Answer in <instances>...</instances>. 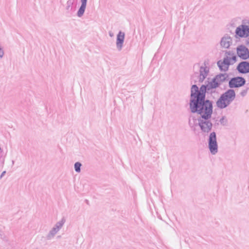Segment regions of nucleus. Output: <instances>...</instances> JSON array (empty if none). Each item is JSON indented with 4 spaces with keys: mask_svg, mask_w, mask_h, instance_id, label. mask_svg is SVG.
<instances>
[{
    "mask_svg": "<svg viewBox=\"0 0 249 249\" xmlns=\"http://www.w3.org/2000/svg\"><path fill=\"white\" fill-rule=\"evenodd\" d=\"M190 105L192 112H197L201 115L200 118L209 119L211 118L213 112V106L212 103L209 101L197 102L191 100Z\"/></svg>",
    "mask_w": 249,
    "mask_h": 249,
    "instance_id": "1",
    "label": "nucleus"
},
{
    "mask_svg": "<svg viewBox=\"0 0 249 249\" xmlns=\"http://www.w3.org/2000/svg\"><path fill=\"white\" fill-rule=\"evenodd\" d=\"M206 88L204 86H201L200 91L196 85H193L191 89V97L194 98V101H202L205 98V93Z\"/></svg>",
    "mask_w": 249,
    "mask_h": 249,
    "instance_id": "2",
    "label": "nucleus"
},
{
    "mask_svg": "<svg viewBox=\"0 0 249 249\" xmlns=\"http://www.w3.org/2000/svg\"><path fill=\"white\" fill-rule=\"evenodd\" d=\"M209 147L211 152L215 154L217 152V144L216 135L214 132L210 134L209 140Z\"/></svg>",
    "mask_w": 249,
    "mask_h": 249,
    "instance_id": "3",
    "label": "nucleus"
},
{
    "mask_svg": "<svg viewBox=\"0 0 249 249\" xmlns=\"http://www.w3.org/2000/svg\"><path fill=\"white\" fill-rule=\"evenodd\" d=\"M198 122L199 125L203 131L208 132L211 130L212 127V124L210 122L209 119L200 118L198 120Z\"/></svg>",
    "mask_w": 249,
    "mask_h": 249,
    "instance_id": "4",
    "label": "nucleus"
},
{
    "mask_svg": "<svg viewBox=\"0 0 249 249\" xmlns=\"http://www.w3.org/2000/svg\"><path fill=\"white\" fill-rule=\"evenodd\" d=\"M245 81L244 78L240 77L232 78L229 82V86L231 88H236L243 86Z\"/></svg>",
    "mask_w": 249,
    "mask_h": 249,
    "instance_id": "5",
    "label": "nucleus"
},
{
    "mask_svg": "<svg viewBox=\"0 0 249 249\" xmlns=\"http://www.w3.org/2000/svg\"><path fill=\"white\" fill-rule=\"evenodd\" d=\"M236 34L240 37H247L249 34V28L248 26L241 25L236 29Z\"/></svg>",
    "mask_w": 249,
    "mask_h": 249,
    "instance_id": "6",
    "label": "nucleus"
},
{
    "mask_svg": "<svg viewBox=\"0 0 249 249\" xmlns=\"http://www.w3.org/2000/svg\"><path fill=\"white\" fill-rule=\"evenodd\" d=\"M226 74H219L217 75L213 80L211 83V86L213 88H216L219 85L224 82L226 79Z\"/></svg>",
    "mask_w": 249,
    "mask_h": 249,
    "instance_id": "7",
    "label": "nucleus"
},
{
    "mask_svg": "<svg viewBox=\"0 0 249 249\" xmlns=\"http://www.w3.org/2000/svg\"><path fill=\"white\" fill-rule=\"evenodd\" d=\"M231 62V58L227 57L223 60L219 61L217 65L221 70L226 71L228 69L229 65Z\"/></svg>",
    "mask_w": 249,
    "mask_h": 249,
    "instance_id": "8",
    "label": "nucleus"
},
{
    "mask_svg": "<svg viewBox=\"0 0 249 249\" xmlns=\"http://www.w3.org/2000/svg\"><path fill=\"white\" fill-rule=\"evenodd\" d=\"M238 56L243 59H246L249 56V53L247 48L243 46H240L237 50Z\"/></svg>",
    "mask_w": 249,
    "mask_h": 249,
    "instance_id": "9",
    "label": "nucleus"
},
{
    "mask_svg": "<svg viewBox=\"0 0 249 249\" xmlns=\"http://www.w3.org/2000/svg\"><path fill=\"white\" fill-rule=\"evenodd\" d=\"M222 96L224 98L225 100L230 104L233 101L235 97L234 91L232 89H229L223 94Z\"/></svg>",
    "mask_w": 249,
    "mask_h": 249,
    "instance_id": "10",
    "label": "nucleus"
},
{
    "mask_svg": "<svg viewBox=\"0 0 249 249\" xmlns=\"http://www.w3.org/2000/svg\"><path fill=\"white\" fill-rule=\"evenodd\" d=\"M237 69L241 73H247L249 71V63L242 62L238 66Z\"/></svg>",
    "mask_w": 249,
    "mask_h": 249,
    "instance_id": "11",
    "label": "nucleus"
},
{
    "mask_svg": "<svg viewBox=\"0 0 249 249\" xmlns=\"http://www.w3.org/2000/svg\"><path fill=\"white\" fill-rule=\"evenodd\" d=\"M124 33H122L120 32L119 34L117 36V46L119 48V49H121L123 43L124 42Z\"/></svg>",
    "mask_w": 249,
    "mask_h": 249,
    "instance_id": "12",
    "label": "nucleus"
},
{
    "mask_svg": "<svg viewBox=\"0 0 249 249\" xmlns=\"http://www.w3.org/2000/svg\"><path fill=\"white\" fill-rule=\"evenodd\" d=\"M229 104V103L227 101H226L224 98H223L222 96L216 102V105L217 107L221 108H225Z\"/></svg>",
    "mask_w": 249,
    "mask_h": 249,
    "instance_id": "13",
    "label": "nucleus"
},
{
    "mask_svg": "<svg viewBox=\"0 0 249 249\" xmlns=\"http://www.w3.org/2000/svg\"><path fill=\"white\" fill-rule=\"evenodd\" d=\"M231 38L229 37H223L221 41V45L225 48H228L230 46Z\"/></svg>",
    "mask_w": 249,
    "mask_h": 249,
    "instance_id": "14",
    "label": "nucleus"
},
{
    "mask_svg": "<svg viewBox=\"0 0 249 249\" xmlns=\"http://www.w3.org/2000/svg\"><path fill=\"white\" fill-rule=\"evenodd\" d=\"M86 7V4H81V6L77 13V15L79 17H81L82 15H83V14L84 13Z\"/></svg>",
    "mask_w": 249,
    "mask_h": 249,
    "instance_id": "15",
    "label": "nucleus"
},
{
    "mask_svg": "<svg viewBox=\"0 0 249 249\" xmlns=\"http://www.w3.org/2000/svg\"><path fill=\"white\" fill-rule=\"evenodd\" d=\"M81 164L79 162H76L74 165L75 170L76 172H79L80 171V167Z\"/></svg>",
    "mask_w": 249,
    "mask_h": 249,
    "instance_id": "16",
    "label": "nucleus"
},
{
    "mask_svg": "<svg viewBox=\"0 0 249 249\" xmlns=\"http://www.w3.org/2000/svg\"><path fill=\"white\" fill-rule=\"evenodd\" d=\"M82 4H87V0H81Z\"/></svg>",
    "mask_w": 249,
    "mask_h": 249,
    "instance_id": "17",
    "label": "nucleus"
},
{
    "mask_svg": "<svg viewBox=\"0 0 249 249\" xmlns=\"http://www.w3.org/2000/svg\"><path fill=\"white\" fill-rule=\"evenodd\" d=\"M236 60V57L235 56H232V62H235Z\"/></svg>",
    "mask_w": 249,
    "mask_h": 249,
    "instance_id": "18",
    "label": "nucleus"
},
{
    "mask_svg": "<svg viewBox=\"0 0 249 249\" xmlns=\"http://www.w3.org/2000/svg\"><path fill=\"white\" fill-rule=\"evenodd\" d=\"M3 54V52L0 50V56L1 57Z\"/></svg>",
    "mask_w": 249,
    "mask_h": 249,
    "instance_id": "19",
    "label": "nucleus"
}]
</instances>
